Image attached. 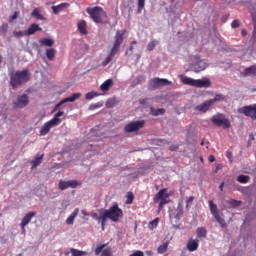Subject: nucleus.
Wrapping results in <instances>:
<instances>
[{"label":"nucleus","instance_id":"obj_1","mask_svg":"<svg viewBox=\"0 0 256 256\" xmlns=\"http://www.w3.org/2000/svg\"><path fill=\"white\" fill-rule=\"evenodd\" d=\"M30 77H31V73L27 68L21 71L11 72L10 85L12 89L19 87L20 85H25V83H28Z\"/></svg>","mask_w":256,"mask_h":256},{"label":"nucleus","instance_id":"obj_2","mask_svg":"<svg viewBox=\"0 0 256 256\" xmlns=\"http://www.w3.org/2000/svg\"><path fill=\"white\" fill-rule=\"evenodd\" d=\"M124 35H125V31L118 30L116 32L113 47H112L109 55L102 62L103 67H107L111 63V61H113V57H115V55H117V51H119V48L121 47V44L123 43Z\"/></svg>","mask_w":256,"mask_h":256},{"label":"nucleus","instance_id":"obj_3","mask_svg":"<svg viewBox=\"0 0 256 256\" xmlns=\"http://www.w3.org/2000/svg\"><path fill=\"white\" fill-rule=\"evenodd\" d=\"M63 115H65V112L58 111L50 121L46 122L41 127L40 135L42 137H44L45 135H47L51 131L52 127H57V125H61V123L63 122V119H61L59 117H63Z\"/></svg>","mask_w":256,"mask_h":256},{"label":"nucleus","instance_id":"obj_4","mask_svg":"<svg viewBox=\"0 0 256 256\" xmlns=\"http://www.w3.org/2000/svg\"><path fill=\"white\" fill-rule=\"evenodd\" d=\"M181 83H183V85H189L190 87H198V88H205L207 89L208 87H211V80H209L208 78H204V79H193L190 78L188 76H181Z\"/></svg>","mask_w":256,"mask_h":256},{"label":"nucleus","instance_id":"obj_5","mask_svg":"<svg viewBox=\"0 0 256 256\" xmlns=\"http://www.w3.org/2000/svg\"><path fill=\"white\" fill-rule=\"evenodd\" d=\"M86 13L90 15V18L94 23H103L105 19H107V12L103 10L101 7L96 6L94 8H87Z\"/></svg>","mask_w":256,"mask_h":256},{"label":"nucleus","instance_id":"obj_6","mask_svg":"<svg viewBox=\"0 0 256 256\" xmlns=\"http://www.w3.org/2000/svg\"><path fill=\"white\" fill-rule=\"evenodd\" d=\"M104 211H105L104 217H107V219H110L114 223H117V221H119V219L123 217V210L119 208L118 204H114L108 210H104Z\"/></svg>","mask_w":256,"mask_h":256},{"label":"nucleus","instance_id":"obj_7","mask_svg":"<svg viewBox=\"0 0 256 256\" xmlns=\"http://www.w3.org/2000/svg\"><path fill=\"white\" fill-rule=\"evenodd\" d=\"M211 121L216 127H223V129H229V127H231V122L229 119L225 118V115H215L212 117Z\"/></svg>","mask_w":256,"mask_h":256},{"label":"nucleus","instance_id":"obj_8","mask_svg":"<svg viewBox=\"0 0 256 256\" xmlns=\"http://www.w3.org/2000/svg\"><path fill=\"white\" fill-rule=\"evenodd\" d=\"M238 112L256 122V104L243 106L239 108Z\"/></svg>","mask_w":256,"mask_h":256},{"label":"nucleus","instance_id":"obj_9","mask_svg":"<svg viewBox=\"0 0 256 256\" xmlns=\"http://www.w3.org/2000/svg\"><path fill=\"white\" fill-rule=\"evenodd\" d=\"M167 85H171V81L165 78L156 77L150 81L149 89L155 91V89H159V87H167Z\"/></svg>","mask_w":256,"mask_h":256},{"label":"nucleus","instance_id":"obj_10","mask_svg":"<svg viewBox=\"0 0 256 256\" xmlns=\"http://www.w3.org/2000/svg\"><path fill=\"white\" fill-rule=\"evenodd\" d=\"M145 127V120H137L129 123L124 127L125 133H135V131H139Z\"/></svg>","mask_w":256,"mask_h":256},{"label":"nucleus","instance_id":"obj_11","mask_svg":"<svg viewBox=\"0 0 256 256\" xmlns=\"http://www.w3.org/2000/svg\"><path fill=\"white\" fill-rule=\"evenodd\" d=\"M81 186V182L77 180H69V181H59V189L61 191H65V189H77V187Z\"/></svg>","mask_w":256,"mask_h":256},{"label":"nucleus","instance_id":"obj_12","mask_svg":"<svg viewBox=\"0 0 256 256\" xmlns=\"http://www.w3.org/2000/svg\"><path fill=\"white\" fill-rule=\"evenodd\" d=\"M81 97V93H74L72 96L62 99L58 104L55 105L53 111H59L61 109V105L64 103H75L77 99Z\"/></svg>","mask_w":256,"mask_h":256},{"label":"nucleus","instance_id":"obj_13","mask_svg":"<svg viewBox=\"0 0 256 256\" xmlns=\"http://www.w3.org/2000/svg\"><path fill=\"white\" fill-rule=\"evenodd\" d=\"M92 219H96L98 223H101L102 231H105V224L107 223V217L105 216V210L100 211V216L96 212L90 213Z\"/></svg>","mask_w":256,"mask_h":256},{"label":"nucleus","instance_id":"obj_14","mask_svg":"<svg viewBox=\"0 0 256 256\" xmlns=\"http://www.w3.org/2000/svg\"><path fill=\"white\" fill-rule=\"evenodd\" d=\"M27 105H29V96L27 94L18 95L16 101H14V106L19 109H23Z\"/></svg>","mask_w":256,"mask_h":256},{"label":"nucleus","instance_id":"obj_15","mask_svg":"<svg viewBox=\"0 0 256 256\" xmlns=\"http://www.w3.org/2000/svg\"><path fill=\"white\" fill-rule=\"evenodd\" d=\"M106 247H107V244H101V245L97 246L95 248V255L113 256V251H111V248H106Z\"/></svg>","mask_w":256,"mask_h":256},{"label":"nucleus","instance_id":"obj_16","mask_svg":"<svg viewBox=\"0 0 256 256\" xmlns=\"http://www.w3.org/2000/svg\"><path fill=\"white\" fill-rule=\"evenodd\" d=\"M37 215L36 212H28L21 221V229L22 232L25 233V227H27L28 223H31V219Z\"/></svg>","mask_w":256,"mask_h":256},{"label":"nucleus","instance_id":"obj_17","mask_svg":"<svg viewBox=\"0 0 256 256\" xmlns=\"http://www.w3.org/2000/svg\"><path fill=\"white\" fill-rule=\"evenodd\" d=\"M191 69L194 73H201V71L207 69V63L203 60H199L196 64L192 65Z\"/></svg>","mask_w":256,"mask_h":256},{"label":"nucleus","instance_id":"obj_18","mask_svg":"<svg viewBox=\"0 0 256 256\" xmlns=\"http://www.w3.org/2000/svg\"><path fill=\"white\" fill-rule=\"evenodd\" d=\"M160 199H169V193L167 192V188L161 189L157 192V194L153 198L154 203H158Z\"/></svg>","mask_w":256,"mask_h":256},{"label":"nucleus","instance_id":"obj_19","mask_svg":"<svg viewBox=\"0 0 256 256\" xmlns=\"http://www.w3.org/2000/svg\"><path fill=\"white\" fill-rule=\"evenodd\" d=\"M186 249L190 252L197 251L199 249V240L190 238L187 242Z\"/></svg>","mask_w":256,"mask_h":256},{"label":"nucleus","instance_id":"obj_20","mask_svg":"<svg viewBox=\"0 0 256 256\" xmlns=\"http://www.w3.org/2000/svg\"><path fill=\"white\" fill-rule=\"evenodd\" d=\"M37 31H43V28L39 26V24L33 23L26 30L27 37L31 35H35Z\"/></svg>","mask_w":256,"mask_h":256},{"label":"nucleus","instance_id":"obj_21","mask_svg":"<svg viewBox=\"0 0 256 256\" xmlns=\"http://www.w3.org/2000/svg\"><path fill=\"white\" fill-rule=\"evenodd\" d=\"M213 105L211 100H206L204 103L195 107L196 111H200L201 113H207V110Z\"/></svg>","mask_w":256,"mask_h":256},{"label":"nucleus","instance_id":"obj_22","mask_svg":"<svg viewBox=\"0 0 256 256\" xmlns=\"http://www.w3.org/2000/svg\"><path fill=\"white\" fill-rule=\"evenodd\" d=\"M69 7V3H61L57 6H52V11L54 15H58V13H61L63 9H67Z\"/></svg>","mask_w":256,"mask_h":256},{"label":"nucleus","instance_id":"obj_23","mask_svg":"<svg viewBox=\"0 0 256 256\" xmlns=\"http://www.w3.org/2000/svg\"><path fill=\"white\" fill-rule=\"evenodd\" d=\"M79 215V208H76L70 216L66 219V224L67 225H73L75 223L76 217Z\"/></svg>","mask_w":256,"mask_h":256},{"label":"nucleus","instance_id":"obj_24","mask_svg":"<svg viewBox=\"0 0 256 256\" xmlns=\"http://www.w3.org/2000/svg\"><path fill=\"white\" fill-rule=\"evenodd\" d=\"M256 77V64L252 65L244 70V77Z\"/></svg>","mask_w":256,"mask_h":256},{"label":"nucleus","instance_id":"obj_25","mask_svg":"<svg viewBox=\"0 0 256 256\" xmlns=\"http://www.w3.org/2000/svg\"><path fill=\"white\" fill-rule=\"evenodd\" d=\"M111 87H113V80L112 79H107L106 81H104L101 84L100 89H101V91L106 93V91H109V89H111Z\"/></svg>","mask_w":256,"mask_h":256},{"label":"nucleus","instance_id":"obj_26","mask_svg":"<svg viewBox=\"0 0 256 256\" xmlns=\"http://www.w3.org/2000/svg\"><path fill=\"white\" fill-rule=\"evenodd\" d=\"M77 27L81 35H87V22L85 20L79 21Z\"/></svg>","mask_w":256,"mask_h":256},{"label":"nucleus","instance_id":"obj_27","mask_svg":"<svg viewBox=\"0 0 256 256\" xmlns=\"http://www.w3.org/2000/svg\"><path fill=\"white\" fill-rule=\"evenodd\" d=\"M41 47H53L55 45V41L51 38H43L39 40Z\"/></svg>","mask_w":256,"mask_h":256},{"label":"nucleus","instance_id":"obj_28","mask_svg":"<svg viewBox=\"0 0 256 256\" xmlns=\"http://www.w3.org/2000/svg\"><path fill=\"white\" fill-rule=\"evenodd\" d=\"M32 17H35V19H38L39 21H44L45 17L41 14V10H39V8H35L32 13H31Z\"/></svg>","mask_w":256,"mask_h":256},{"label":"nucleus","instance_id":"obj_29","mask_svg":"<svg viewBox=\"0 0 256 256\" xmlns=\"http://www.w3.org/2000/svg\"><path fill=\"white\" fill-rule=\"evenodd\" d=\"M43 157H44L43 154H37L36 157L31 162L32 167L35 168L38 165H41V161H43Z\"/></svg>","mask_w":256,"mask_h":256},{"label":"nucleus","instance_id":"obj_30","mask_svg":"<svg viewBox=\"0 0 256 256\" xmlns=\"http://www.w3.org/2000/svg\"><path fill=\"white\" fill-rule=\"evenodd\" d=\"M196 235H197L198 239H203V238L207 237V229H205V227L197 228Z\"/></svg>","mask_w":256,"mask_h":256},{"label":"nucleus","instance_id":"obj_31","mask_svg":"<svg viewBox=\"0 0 256 256\" xmlns=\"http://www.w3.org/2000/svg\"><path fill=\"white\" fill-rule=\"evenodd\" d=\"M165 109L164 108H150V114L153 115V117H159V115H164Z\"/></svg>","mask_w":256,"mask_h":256},{"label":"nucleus","instance_id":"obj_32","mask_svg":"<svg viewBox=\"0 0 256 256\" xmlns=\"http://www.w3.org/2000/svg\"><path fill=\"white\" fill-rule=\"evenodd\" d=\"M55 53H57V51L54 48L46 49L47 59H49V61H53L55 59Z\"/></svg>","mask_w":256,"mask_h":256},{"label":"nucleus","instance_id":"obj_33","mask_svg":"<svg viewBox=\"0 0 256 256\" xmlns=\"http://www.w3.org/2000/svg\"><path fill=\"white\" fill-rule=\"evenodd\" d=\"M208 204H209V207H210V213L212 215H215V214L219 213V209L217 208V204H214L212 200H210L208 202Z\"/></svg>","mask_w":256,"mask_h":256},{"label":"nucleus","instance_id":"obj_34","mask_svg":"<svg viewBox=\"0 0 256 256\" xmlns=\"http://www.w3.org/2000/svg\"><path fill=\"white\" fill-rule=\"evenodd\" d=\"M183 204H178V207L176 209V215L175 218L176 219H181V217H183Z\"/></svg>","mask_w":256,"mask_h":256},{"label":"nucleus","instance_id":"obj_35","mask_svg":"<svg viewBox=\"0 0 256 256\" xmlns=\"http://www.w3.org/2000/svg\"><path fill=\"white\" fill-rule=\"evenodd\" d=\"M70 252L72 254V256H85L87 255V252L85 251H81L75 248L70 249Z\"/></svg>","mask_w":256,"mask_h":256},{"label":"nucleus","instance_id":"obj_36","mask_svg":"<svg viewBox=\"0 0 256 256\" xmlns=\"http://www.w3.org/2000/svg\"><path fill=\"white\" fill-rule=\"evenodd\" d=\"M126 205H131L133 203V200L135 199V195L133 194V192H128L126 194Z\"/></svg>","mask_w":256,"mask_h":256},{"label":"nucleus","instance_id":"obj_37","mask_svg":"<svg viewBox=\"0 0 256 256\" xmlns=\"http://www.w3.org/2000/svg\"><path fill=\"white\" fill-rule=\"evenodd\" d=\"M249 179H250V177L247 176V175H239V176L237 177L238 183H243V184L249 183Z\"/></svg>","mask_w":256,"mask_h":256},{"label":"nucleus","instance_id":"obj_38","mask_svg":"<svg viewBox=\"0 0 256 256\" xmlns=\"http://www.w3.org/2000/svg\"><path fill=\"white\" fill-rule=\"evenodd\" d=\"M95 97H99V93L92 91V92H88L85 95V99H87L88 101H91V99H95Z\"/></svg>","mask_w":256,"mask_h":256},{"label":"nucleus","instance_id":"obj_39","mask_svg":"<svg viewBox=\"0 0 256 256\" xmlns=\"http://www.w3.org/2000/svg\"><path fill=\"white\" fill-rule=\"evenodd\" d=\"M115 105H117V101H116L115 99H113V98L108 99V100L106 101V107H107V109H113V107H114Z\"/></svg>","mask_w":256,"mask_h":256},{"label":"nucleus","instance_id":"obj_40","mask_svg":"<svg viewBox=\"0 0 256 256\" xmlns=\"http://www.w3.org/2000/svg\"><path fill=\"white\" fill-rule=\"evenodd\" d=\"M168 247H169V243L166 242V243L160 245V246L158 247L157 251H158V253L163 254V253H165V252L167 251V248H168Z\"/></svg>","mask_w":256,"mask_h":256},{"label":"nucleus","instance_id":"obj_41","mask_svg":"<svg viewBox=\"0 0 256 256\" xmlns=\"http://www.w3.org/2000/svg\"><path fill=\"white\" fill-rule=\"evenodd\" d=\"M157 45H159V41H157V40H152L151 42L148 43L147 49H148L149 51H153V49H155V47H157Z\"/></svg>","mask_w":256,"mask_h":256},{"label":"nucleus","instance_id":"obj_42","mask_svg":"<svg viewBox=\"0 0 256 256\" xmlns=\"http://www.w3.org/2000/svg\"><path fill=\"white\" fill-rule=\"evenodd\" d=\"M14 37H16L17 39H19L20 37H27V31L23 30V31H14L13 32Z\"/></svg>","mask_w":256,"mask_h":256},{"label":"nucleus","instance_id":"obj_43","mask_svg":"<svg viewBox=\"0 0 256 256\" xmlns=\"http://www.w3.org/2000/svg\"><path fill=\"white\" fill-rule=\"evenodd\" d=\"M145 9V0H138L137 13L141 14V11Z\"/></svg>","mask_w":256,"mask_h":256},{"label":"nucleus","instance_id":"obj_44","mask_svg":"<svg viewBox=\"0 0 256 256\" xmlns=\"http://www.w3.org/2000/svg\"><path fill=\"white\" fill-rule=\"evenodd\" d=\"M101 107H103V102H98L95 104H91L89 106V111H95V109H101Z\"/></svg>","mask_w":256,"mask_h":256},{"label":"nucleus","instance_id":"obj_45","mask_svg":"<svg viewBox=\"0 0 256 256\" xmlns=\"http://www.w3.org/2000/svg\"><path fill=\"white\" fill-rule=\"evenodd\" d=\"M223 99H225V97L223 95L217 94L214 96L213 99H210V102L213 105V103H217V101H223Z\"/></svg>","mask_w":256,"mask_h":256},{"label":"nucleus","instance_id":"obj_46","mask_svg":"<svg viewBox=\"0 0 256 256\" xmlns=\"http://www.w3.org/2000/svg\"><path fill=\"white\" fill-rule=\"evenodd\" d=\"M157 225H159V218H156V219L152 220L151 222H149L148 227H149V229H155V227H157Z\"/></svg>","mask_w":256,"mask_h":256},{"label":"nucleus","instance_id":"obj_47","mask_svg":"<svg viewBox=\"0 0 256 256\" xmlns=\"http://www.w3.org/2000/svg\"><path fill=\"white\" fill-rule=\"evenodd\" d=\"M229 205H231L232 207H239L241 205V201L239 200H235V199H231L229 200Z\"/></svg>","mask_w":256,"mask_h":256},{"label":"nucleus","instance_id":"obj_48","mask_svg":"<svg viewBox=\"0 0 256 256\" xmlns=\"http://www.w3.org/2000/svg\"><path fill=\"white\" fill-rule=\"evenodd\" d=\"M193 201H195V197L190 196L186 202V209H189V207H191L193 205Z\"/></svg>","mask_w":256,"mask_h":256},{"label":"nucleus","instance_id":"obj_49","mask_svg":"<svg viewBox=\"0 0 256 256\" xmlns=\"http://www.w3.org/2000/svg\"><path fill=\"white\" fill-rule=\"evenodd\" d=\"M240 26H241V22L239 21V19H236V20H234V21L231 23L232 29H237V27H240Z\"/></svg>","mask_w":256,"mask_h":256},{"label":"nucleus","instance_id":"obj_50","mask_svg":"<svg viewBox=\"0 0 256 256\" xmlns=\"http://www.w3.org/2000/svg\"><path fill=\"white\" fill-rule=\"evenodd\" d=\"M8 29H9V25H7V24H2V26H1V28H0V31H1L2 33H7Z\"/></svg>","mask_w":256,"mask_h":256},{"label":"nucleus","instance_id":"obj_51","mask_svg":"<svg viewBox=\"0 0 256 256\" xmlns=\"http://www.w3.org/2000/svg\"><path fill=\"white\" fill-rule=\"evenodd\" d=\"M18 13L17 12H15L10 18H9V22L11 23L12 21H15V19H17V17H18Z\"/></svg>","mask_w":256,"mask_h":256},{"label":"nucleus","instance_id":"obj_52","mask_svg":"<svg viewBox=\"0 0 256 256\" xmlns=\"http://www.w3.org/2000/svg\"><path fill=\"white\" fill-rule=\"evenodd\" d=\"M212 215H213L214 219L217 221V223L222 219L221 215L219 214V212L216 213V214H212Z\"/></svg>","mask_w":256,"mask_h":256},{"label":"nucleus","instance_id":"obj_53","mask_svg":"<svg viewBox=\"0 0 256 256\" xmlns=\"http://www.w3.org/2000/svg\"><path fill=\"white\" fill-rule=\"evenodd\" d=\"M212 215H213L214 219L217 221V223L222 219L221 215L219 214V212L216 213V214H212Z\"/></svg>","mask_w":256,"mask_h":256},{"label":"nucleus","instance_id":"obj_54","mask_svg":"<svg viewBox=\"0 0 256 256\" xmlns=\"http://www.w3.org/2000/svg\"><path fill=\"white\" fill-rule=\"evenodd\" d=\"M226 157H227V159H229V161H233V153L227 151L226 152Z\"/></svg>","mask_w":256,"mask_h":256},{"label":"nucleus","instance_id":"obj_55","mask_svg":"<svg viewBox=\"0 0 256 256\" xmlns=\"http://www.w3.org/2000/svg\"><path fill=\"white\" fill-rule=\"evenodd\" d=\"M160 203H161L162 205H167V204L169 203V200H167V198H161V199H160Z\"/></svg>","mask_w":256,"mask_h":256},{"label":"nucleus","instance_id":"obj_56","mask_svg":"<svg viewBox=\"0 0 256 256\" xmlns=\"http://www.w3.org/2000/svg\"><path fill=\"white\" fill-rule=\"evenodd\" d=\"M218 223L221 227H226L225 219L221 218V220H218Z\"/></svg>","mask_w":256,"mask_h":256},{"label":"nucleus","instance_id":"obj_57","mask_svg":"<svg viewBox=\"0 0 256 256\" xmlns=\"http://www.w3.org/2000/svg\"><path fill=\"white\" fill-rule=\"evenodd\" d=\"M133 45H137V41H132L131 42V46L129 47V51H131V53H133Z\"/></svg>","mask_w":256,"mask_h":256},{"label":"nucleus","instance_id":"obj_58","mask_svg":"<svg viewBox=\"0 0 256 256\" xmlns=\"http://www.w3.org/2000/svg\"><path fill=\"white\" fill-rule=\"evenodd\" d=\"M142 81H145V76H138L137 83H141Z\"/></svg>","mask_w":256,"mask_h":256},{"label":"nucleus","instance_id":"obj_59","mask_svg":"<svg viewBox=\"0 0 256 256\" xmlns=\"http://www.w3.org/2000/svg\"><path fill=\"white\" fill-rule=\"evenodd\" d=\"M179 149L178 145H172L170 146V151H177Z\"/></svg>","mask_w":256,"mask_h":256},{"label":"nucleus","instance_id":"obj_60","mask_svg":"<svg viewBox=\"0 0 256 256\" xmlns=\"http://www.w3.org/2000/svg\"><path fill=\"white\" fill-rule=\"evenodd\" d=\"M214 161H215V156L210 155V156H209V162H210V163H214Z\"/></svg>","mask_w":256,"mask_h":256},{"label":"nucleus","instance_id":"obj_61","mask_svg":"<svg viewBox=\"0 0 256 256\" xmlns=\"http://www.w3.org/2000/svg\"><path fill=\"white\" fill-rule=\"evenodd\" d=\"M241 35H242V37H245V36L247 35V30L242 29V31H241Z\"/></svg>","mask_w":256,"mask_h":256},{"label":"nucleus","instance_id":"obj_62","mask_svg":"<svg viewBox=\"0 0 256 256\" xmlns=\"http://www.w3.org/2000/svg\"><path fill=\"white\" fill-rule=\"evenodd\" d=\"M81 213H82V215H84L85 217H89V214L87 213V211L82 210Z\"/></svg>","mask_w":256,"mask_h":256},{"label":"nucleus","instance_id":"obj_63","mask_svg":"<svg viewBox=\"0 0 256 256\" xmlns=\"http://www.w3.org/2000/svg\"><path fill=\"white\" fill-rule=\"evenodd\" d=\"M165 205L164 204H161V202L159 203V206H158V210L161 211L163 209Z\"/></svg>","mask_w":256,"mask_h":256},{"label":"nucleus","instance_id":"obj_64","mask_svg":"<svg viewBox=\"0 0 256 256\" xmlns=\"http://www.w3.org/2000/svg\"><path fill=\"white\" fill-rule=\"evenodd\" d=\"M224 186H225V183L222 182V183L220 184V186H219L220 191H223V187H224Z\"/></svg>","mask_w":256,"mask_h":256}]
</instances>
